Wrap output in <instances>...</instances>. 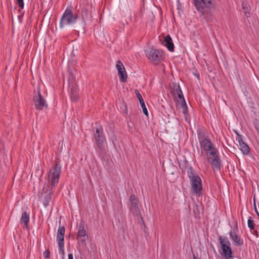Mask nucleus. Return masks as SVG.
I'll use <instances>...</instances> for the list:
<instances>
[{
  "instance_id": "1",
  "label": "nucleus",
  "mask_w": 259,
  "mask_h": 259,
  "mask_svg": "<svg viewBox=\"0 0 259 259\" xmlns=\"http://www.w3.org/2000/svg\"><path fill=\"white\" fill-rule=\"evenodd\" d=\"M61 165L56 163L50 169L48 175V184L45 185L41 194V199L45 207H47L51 200V195L53 193L56 186L58 184L61 171Z\"/></svg>"
},
{
  "instance_id": "2",
  "label": "nucleus",
  "mask_w": 259,
  "mask_h": 259,
  "mask_svg": "<svg viewBox=\"0 0 259 259\" xmlns=\"http://www.w3.org/2000/svg\"><path fill=\"white\" fill-rule=\"evenodd\" d=\"M78 20L79 17L77 12H74L71 7H67L60 20L59 27L62 29L65 26H71L79 33V30H82L81 28H77L79 26V23L77 24Z\"/></svg>"
},
{
  "instance_id": "3",
  "label": "nucleus",
  "mask_w": 259,
  "mask_h": 259,
  "mask_svg": "<svg viewBox=\"0 0 259 259\" xmlns=\"http://www.w3.org/2000/svg\"><path fill=\"white\" fill-rule=\"evenodd\" d=\"M81 10V19L79 22L78 28H81L83 32H85V21L92 18L91 13L93 9L92 0H80L79 9L77 12Z\"/></svg>"
},
{
  "instance_id": "4",
  "label": "nucleus",
  "mask_w": 259,
  "mask_h": 259,
  "mask_svg": "<svg viewBox=\"0 0 259 259\" xmlns=\"http://www.w3.org/2000/svg\"><path fill=\"white\" fill-rule=\"evenodd\" d=\"M94 138L96 141V149L100 154H103L105 151L106 138L101 127L96 128L94 133Z\"/></svg>"
},
{
  "instance_id": "5",
  "label": "nucleus",
  "mask_w": 259,
  "mask_h": 259,
  "mask_svg": "<svg viewBox=\"0 0 259 259\" xmlns=\"http://www.w3.org/2000/svg\"><path fill=\"white\" fill-rule=\"evenodd\" d=\"M219 240L222 250V255L225 259H233L234 256L231 247V243L226 236H219Z\"/></svg>"
},
{
  "instance_id": "6",
  "label": "nucleus",
  "mask_w": 259,
  "mask_h": 259,
  "mask_svg": "<svg viewBox=\"0 0 259 259\" xmlns=\"http://www.w3.org/2000/svg\"><path fill=\"white\" fill-rule=\"evenodd\" d=\"M193 2L196 9L203 15L214 7V0H193Z\"/></svg>"
},
{
  "instance_id": "7",
  "label": "nucleus",
  "mask_w": 259,
  "mask_h": 259,
  "mask_svg": "<svg viewBox=\"0 0 259 259\" xmlns=\"http://www.w3.org/2000/svg\"><path fill=\"white\" fill-rule=\"evenodd\" d=\"M145 53L148 59L151 62H160L163 59V52L160 50L148 48L145 50Z\"/></svg>"
},
{
  "instance_id": "8",
  "label": "nucleus",
  "mask_w": 259,
  "mask_h": 259,
  "mask_svg": "<svg viewBox=\"0 0 259 259\" xmlns=\"http://www.w3.org/2000/svg\"><path fill=\"white\" fill-rule=\"evenodd\" d=\"M77 239H79L78 241L79 246H85V241L88 239V236L87 234V230L85 229V225L83 221H80L78 227Z\"/></svg>"
},
{
  "instance_id": "9",
  "label": "nucleus",
  "mask_w": 259,
  "mask_h": 259,
  "mask_svg": "<svg viewBox=\"0 0 259 259\" xmlns=\"http://www.w3.org/2000/svg\"><path fill=\"white\" fill-rule=\"evenodd\" d=\"M192 189L194 193L199 196L202 190V181L200 177L197 175L194 177H192L189 179Z\"/></svg>"
},
{
  "instance_id": "10",
  "label": "nucleus",
  "mask_w": 259,
  "mask_h": 259,
  "mask_svg": "<svg viewBox=\"0 0 259 259\" xmlns=\"http://www.w3.org/2000/svg\"><path fill=\"white\" fill-rule=\"evenodd\" d=\"M33 100L35 108L37 110L41 111L45 107H48L46 100L41 95L39 89L37 91V95L33 97Z\"/></svg>"
},
{
  "instance_id": "11",
  "label": "nucleus",
  "mask_w": 259,
  "mask_h": 259,
  "mask_svg": "<svg viewBox=\"0 0 259 259\" xmlns=\"http://www.w3.org/2000/svg\"><path fill=\"white\" fill-rule=\"evenodd\" d=\"M237 232H238V227L236 225L235 228L229 232V235L235 246H241L243 244V240Z\"/></svg>"
},
{
  "instance_id": "12",
  "label": "nucleus",
  "mask_w": 259,
  "mask_h": 259,
  "mask_svg": "<svg viewBox=\"0 0 259 259\" xmlns=\"http://www.w3.org/2000/svg\"><path fill=\"white\" fill-rule=\"evenodd\" d=\"M130 209L133 215L138 217L140 213L139 207V200L135 195H132L130 198Z\"/></svg>"
},
{
  "instance_id": "13",
  "label": "nucleus",
  "mask_w": 259,
  "mask_h": 259,
  "mask_svg": "<svg viewBox=\"0 0 259 259\" xmlns=\"http://www.w3.org/2000/svg\"><path fill=\"white\" fill-rule=\"evenodd\" d=\"M116 67L118 71L120 81L122 82H125L126 81L127 76L123 63L119 60L117 61Z\"/></svg>"
},
{
  "instance_id": "14",
  "label": "nucleus",
  "mask_w": 259,
  "mask_h": 259,
  "mask_svg": "<svg viewBox=\"0 0 259 259\" xmlns=\"http://www.w3.org/2000/svg\"><path fill=\"white\" fill-rule=\"evenodd\" d=\"M236 133L237 134L236 141L239 143L240 150L243 155H248L250 152L249 146L243 141L241 135Z\"/></svg>"
},
{
  "instance_id": "15",
  "label": "nucleus",
  "mask_w": 259,
  "mask_h": 259,
  "mask_svg": "<svg viewBox=\"0 0 259 259\" xmlns=\"http://www.w3.org/2000/svg\"><path fill=\"white\" fill-rule=\"evenodd\" d=\"M208 162L211 164L213 170H220L222 162L220 156H217L212 159H208Z\"/></svg>"
},
{
  "instance_id": "16",
  "label": "nucleus",
  "mask_w": 259,
  "mask_h": 259,
  "mask_svg": "<svg viewBox=\"0 0 259 259\" xmlns=\"http://www.w3.org/2000/svg\"><path fill=\"white\" fill-rule=\"evenodd\" d=\"M30 215L29 213L26 211H24L22 213L20 223L23 224V229L29 230V223Z\"/></svg>"
},
{
  "instance_id": "17",
  "label": "nucleus",
  "mask_w": 259,
  "mask_h": 259,
  "mask_svg": "<svg viewBox=\"0 0 259 259\" xmlns=\"http://www.w3.org/2000/svg\"><path fill=\"white\" fill-rule=\"evenodd\" d=\"M199 144L201 148L206 152H208L214 147L209 138L200 142Z\"/></svg>"
},
{
  "instance_id": "18",
  "label": "nucleus",
  "mask_w": 259,
  "mask_h": 259,
  "mask_svg": "<svg viewBox=\"0 0 259 259\" xmlns=\"http://www.w3.org/2000/svg\"><path fill=\"white\" fill-rule=\"evenodd\" d=\"M197 137L199 142L206 140L208 138L207 132L204 127H198L196 130Z\"/></svg>"
},
{
  "instance_id": "19",
  "label": "nucleus",
  "mask_w": 259,
  "mask_h": 259,
  "mask_svg": "<svg viewBox=\"0 0 259 259\" xmlns=\"http://www.w3.org/2000/svg\"><path fill=\"white\" fill-rule=\"evenodd\" d=\"M162 44L167 48L169 51L171 52H174V45L169 35H166L164 37Z\"/></svg>"
},
{
  "instance_id": "20",
  "label": "nucleus",
  "mask_w": 259,
  "mask_h": 259,
  "mask_svg": "<svg viewBox=\"0 0 259 259\" xmlns=\"http://www.w3.org/2000/svg\"><path fill=\"white\" fill-rule=\"evenodd\" d=\"M135 94L137 96V97L139 99V102H140L141 107L143 109V113H144V114L145 115L148 116V112L146 108L144 101L143 99L142 95H141V94L140 93V92H139V91L138 90H135Z\"/></svg>"
},
{
  "instance_id": "21",
  "label": "nucleus",
  "mask_w": 259,
  "mask_h": 259,
  "mask_svg": "<svg viewBox=\"0 0 259 259\" xmlns=\"http://www.w3.org/2000/svg\"><path fill=\"white\" fill-rule=\"evenodd\" d=\"M65 228L64 226L59 227L57 234V241L58 243H64V235Z\"/></svg>"
},
{
  "instance_id": "22",
  "label": "nucleus",
  "mask_w": 259,
  "mask_h": 259,
  "mask_svg": "<svg viewBox=\"0 0 259 259\" xmlns=\"http://www.w3.org/2000/svg\"><path fill=\"white\" fill-rule=\"evenodd\" d=\"M186 170L187 171V176L189 179H191L192 177H194L198 175L193 169L191 166H190L188 164H186Z\"/></svg>"
},
{
  "instance_id": "23",
  "label": "nucleus",
  "mask_w": 259,
  "mask_h": 259,
  "mask_svg": "<svg viewBox=\"0 0 259 259\" xmlns=\"http://www.w3.org/2000/svg\"><path fill=\"white\" fill-rule=\"evenodd\" d=\"M208 155H207V161H208V159L211 160L213 158L217 156H220L219 153L218 151L216 149L215 147H213L211 149V150H209V151H208Z\"/></svg>"
},
{
  "instance_id": "24",
  "label": "nucleus",
  "mask_w": 259,
  "mask_h": 259,
  "mask_svg": "<svg viewBox=\"0 0 259 259\" xmlns=\"http://www.w3.org/2000/svg\"><path fill=\"white\" fill-rule=\"evenodd\" d=\"M78 92L77 90L73 86H72L70 90V98L72 101H76L78 98Z\"/></svg>"
},
{
  "instance_id": "25",
  "label": "nucleus",
  "mask_w": 259,
  "mask_h": 259,
  "mask_svg": "<svg viewBox=\"0 0 259 259\" xmlns=\"http://www.w3.org/2000/svg\"><path fill=\"white\" fill-rule=\"evenodd\" d=\"M193 213L194 215V218L196 219L199 220L200 219V211L198 205H196L195 206L193 209Z\"/></svg>"
},
{
  "instance_id": "26",
  "label": "nucleus",
  "mask_w": 259,
  "mask_h": 259,
  "mask_svg": "<svg viewBox=\"0 0 259 259\" xmlns=\"http://www.w3.org/2000/svg\"><path fill=\"white\" fill-rule=\"evenodd\" d=\"M76 75L74 73L70 72L68 76V81L69 84H71L72 86H73L74 81H75Z\"/></svg>"
},
{
  "instance_id": "27",
  "label": "nucleus",
  "mask_w": 259,
  "mask_h": 259,
  "mask_svg": "<svg viewBox=\"0 0 259 259\" xmlns=\"http://www.w3.org/2000/svg\"><path fill=\"white\" fill-rule=\"evenodd\" d=\"M247 225H248V227L250 230L254 229V224L253 221L252 220L251 217H249L248 218V221H247Z\"/></svg>"
},
{
  "instance_id": "28",
  "label": "nucleus",
  "mask_w": 259,
  "mask_h": 259,
  "mask_svg": "<svg viewBox=\"0 0 259 259\" xmlns=\"http://www.w3.org/2000/svg\"><path fill=\"white\" fill-rule=\"evenodd\" d=\"M174 92L175 93V94L177 95L179 93L182 94V90L181 89V88L179 85H177L176 84H174Z\"/></svg>"
},
{
  "instance_id": "29",
  "label": "nucleus",
  "mask_w": 259,
  "mask_h": 259,
  "mask_svg": "<svg viewBox=\"0 0 259 259\" xmlns=\"http://www.w3.org/2000/svg\"><path fill=\"white\" fill-rule=\"evenodd\" d=\"M59 246V252L61 253L63 255L65 254L64 243H58Z\"/></svg>"
},
{
  "instance_id": "30",
  "label": "nucleus",
  "mask_w": 259,
  "mask_h": 259,
  "mask_svg": "<svg viewBox=\"0 0 259 259\" xmlns=\"http://www.w3.org/2000/svg\"><path fill=\"white\" fill-rule=\"evenodd\" d=\"M177 96L179 99L180 101L181 102V104H184L185 105L186 104V101L183 95V93L182 92V94H181L180 93H179L178 94H177Z\"/></svg>"
},
{
  "instance_id": "31",
  "label": "nucleus",
  "mask_w": 259,
  "mask_h": 259,
  "mask_svg": "<svg viewBox=\"0 0 259 259\" xmlns=\"http://www.w3.org/2000/svg\"><path fill=\"white\" fill-rule=\"evenodd\" d=\"M16 3L20 9H23L24 8V4L23 0H16Z\"/></svg>"
},
{
  "instance_id": "32",
  "label": "nucleus",
  "mask_w": 259,
  "mask_h": 259,
  "mask_svg": "<svg viewBox=\"0 0 259 259\" xmlns=\"http://www.w3.org/2000/svg\"><path fill=\"white\" fill-rule=\"evenodd\" d=\"M181 108L183 109L182 112L185 114H187V112H188V108H187L186 103L185 104V105H184V104H181Z\"/></svg>"
},
{
  "instance_id": "33",
  "label": "nucleus",
  "mask_w": 259,
  "mask_h": 259,
  "mask_svg": "<svg viewBox=\"0 0 259 259\" xmlns=\"http://www.w3.org/2000/svg\"><path fill=\"white\" fill-rule=\"evenodd\" d=\"M43 255L44 257L46 258H49L50 257V252L49 250H46L44 253Z\"/></svg>"
},
{
  "instance_id": "34",
  "label": "nucleus",
  "mask_w": 259,
  "mask_h": 259,
  "mask_svg": "<svg viewBox=\"0 0 259 259\" xmlns=\"http://www.w3.org/2000/svg\"><path fill=\"white\" fill-rule=\"evenodd\" d=\"M68 259H73V256L72 253H69L68 254Z\"/></svg>"
},
{
  "instance_id": "35",
  "label": "nucleus",
  "mask_w": 259,
  "mask_h": 259,
  "mask_svg": "<svg viewBox=\"0 0 259 259\" xmlns=\"http://www.w3.org/2000/svg\"><path fill=\"white\" fill-rule=\"evenodd\" d=\"M254 209H255V212H256V213L257 214V215L259 216V213L258 212L257 210V209L256 208V206H255V204H254Z\"/></svg>"
},
{
  "instance_id": "36",
  "label": "nucleus",
  "mask_w": 259,
  "mask_h": 259,
  "mask_svg": "<svg viewBox=\"0 0 259 259\" xmlns=\"http://www.w3.org/2000/svg\"><path fill=\"white\" fill-rule=\"evenodd\" d=\"M193 259H200V258L195 256V255H194Z\"/></svg>"
},
{
  "instance_id": "37",
  "label": "nucleus",
  "mask_w": 259,
  "mask_h": 259,
  "mask_svg": "<svg viewBox=\"0 0 259 259\" xmlns=\"http://www.w3.org/2000/svg\"><path fill=\"white\" fill-rule=\"evenodd\" d=\"M77 250H78L79 252H80V248H79V247H78V248H77Z\"/></svg>"
},
{
  "instance_id": "38",
  "label": "nucleus",
  "mask_w": 259,
  "mask_h": 259,
  "mask_svg": "<svg viewBox=\"0 0 259 259\" xmlns=\"http://www.w3.org/2000/svg\"><path fill=\"white\" fill-rule=\"evenodd\" d=\"M196 76H197V77H198L199 75H196Z\"/></svg>"
}]
</instances>
